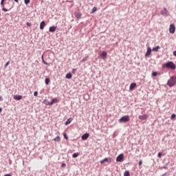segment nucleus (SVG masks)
Segmentation results:
<instances>
[{
    "label": "nucleus",
    "mask_w": 176,
    "mask_h": 176,
    "mask_svg": "<svg viewBox=\"0 0 176 176\" xmlns=\"http://www.w3.org/2000/svg\"><path fill=\"white\" fill-rule=\"evenodd\" d=\"M78 156H79V153H74L72 155V157H74V159H76V157H78Z\"/></svg>",
    "instance_id": "393cba45"
},
{
    "label": "nucleus",
    "mask_w": 176,
    "mask_h": 176,
    "mask_svg": "<svg viewBox=\"0 0 176 176\" xmlns=\"http://www.w3.org/2000/svg\"><path fill=\"white\" fill-rule=\"evenodd\" d=\"M139 166H142V160H140L138 163Z\"/></svg>",
    "instance_id": "ea45409f"
},
{
    "label": "nucleus",
    "mask_w": 176,
    "mask_h": 176,
    "mask_svg": "<svg viewBox=\"0 0 176 176\" xmlns=\"http://www.w3.org/2000/svg\"><path fill=\"white\" fill-rule=\"evenodd\" d=\"M54 141L55 142H60V141H61V138L60 136H56L55 138H54Z\"/></svg>",
    "instance_id": "f3484780"
},
{
    "label": "nucleus",
    "mask_w": 176,
    "mask_h": 176,
    "mask_svg": "<svg viewBox=\"0 0 176 176\" xmlns=\"http://www.w3.org/2000/svg\"><path fill=\"white\" fill-rule=\"evenodd\" d=\"M4 3H5V0H1V6H3H3H5Z\"/></svg>",
    "instance_id": "2f4dec72"
},
{
    "label": "nucleus",
    "mask_w": 176,
    "mask_h": 176,
    "mask_svg": "<svg viewBox=\"0 0 176 176\" xmlns=\"http://www.w3.org/2000/svg\"><path fill=\"white\" fill-rule=\"evenodd\" d=\"M26 25H28V27H31L32 24L31 23L27 22Z\"/></svg>",
    "instance_id": "4c0bfd02"
},
{
    "label": "nucleus",
    "mask_w": 176,
    "mask_h": 176,
    "mask_svg": "<svg viewBox=\"0 0 176 176\" xmlns=\"http://www.w3.org/2000/svg\"><path fill=\"white\" fill-rule=\"evenodd\" d=\"M51 105H53V104L58 102V99L57 98H53L52 101L50 102Z\"/></svg>",
    "instance_id": "412c9836"
},
{
    "label": "nucleus",
    "mask_w": 176,
    "mask_h": 176,
    "mask_svg": "<svg viewBox=\"0 0 176 176\" xmlns=\"http://www.w3.org/2000/svg\"><path fill=\"white\" fill-rule=\"evenodd\" d=\"M159 49H160V46L157 45V46H156L155 47H153L152 51L153 52H158Z\"/></svg>",
    "instance_id": "a211bd4d"
},
{
    "label": "nucleus",
    "mask_w": 176,
    "mask_h": 176,
    "mask_svg": "<svg viewBox=\"0 0 176 176\" xmlns=\"http://www.w3.org/2000/svg\"><path fill=\"white\" fill-rule=\"evenodd\" d=\"M43 104H45V105H51L50 102H49V100H47V99H45L43 100Z\"/></svg>",
    "instance_id": "4be33fe9"
},
{
    "label": "nucleus",
    "mask_w": 176,
    "mask_h": 176,
    "mask_svg": "<svg viewBox=\"0 0 176 176\" xmlns=\"http://www.w3.org/2000/svg\"><path fill=\"white\" fill-rule=\"evenodd\" d=\"M164 67H165V68H168L170 69H175L176 68V66H175V64H174V62H167L166 63H165L164 65Z\"/></svg>",
    "instance_id": "f03ea898"
},
{
    "label": "nucleus",
    "mask_w": 176,
    "mask_h": 176,
    "mask_svg": "<svg viewBox=\"0 0 176 176\" xmlns=\"http://www.w3.org/2000/svg\"><path fill=\"white\" fill-rule=\"evenodd\" d=\"M164 168L165 170H166V168H167V165L164 166Z\"/></svg>",
    "instance_id": "c03bdc74"
},
{
    "label": "nucleus",
    "mask_w": 176,
    "mask_h": 176,
    "mask_svg": "<svg viewBox=\"0 0 176 176\" xmlns=\"http://www.w3.org/2000/svg\"><path fill=\"white\" fill-rule=\"evenodd\" d=\"M139 119L140 120H146V119H148V115L144 114L142 116H139Z\"/></svg>",
    "instance_id": "9b49d317"
},
{
    "label": "nucleus",
    "mask_w": 176,
    "mask_h": 176,
    "mask_svg": "<svg viewBox=\"0 0 176 176\" xmlns=\"http://www.w3.org/2000/svg\"><path fill=\"white\" fill-rule=\"evenodd\" d=\"M167 85L169 86V87H173L175 86L176 85V76H173L170 77V78L168 80Z\"/></svg>",
    "instance_id": "f257e3e1"
},
{
    "label": "nucleus",
    "mask_w": 176,
    "mask_h": 176,
    "mask_svg": "<svg viewBox=\"0 0 176 176\" xmlns=\"http://www.w3.org/2000/svg\"><path fill=\"white\" fill-rule=\"evenodd\" d=\"M46 26V23H45V21H41L40 23V30H43L45 28V27Z\"/></svg>",
    "instance_id": "2eb2a0df"
},
{
    "label": "nucleus",
    "mask_w": 176,
    "mask_h": 176,
    "mask_svg": "<svg viewBox=\"0 0 176 176\" xmlns=\"http://www.w3.org/2000/svg\"><path fill=\"white\" fill-rule=\"evenodd\" d=\"M85 61H86V58H82V63H85Z\"/></svg>",
    "instance_id": "a19ab883"
},
{
    "label": "nucleus",
    "mask_w": 176,
    "mask_h": 176,
    "mask_svg": "<svg viewBox=\"0 0 176 176\" xmlns=\"http://www.w3.org/2000/svg\"><path fill=\"white\" fill-rule=\"evenodd\" d=\"M124 157V156L123 154H120L116 158V162H122Z\"/></svg>",
    "instance_id": "9d476101"
},
{
    "label": "nucleus",
    "mask_w": 176,
    "mask_h": 176,
    "mask_svg": "<svg viewBox=\"0 0 176 176\" xmlns=\"http://www.w3.org/2000/svg\"><path fill=\"white\" fill-rule=\"evenodd\" d=\"M105 162L107 163H111L112 162V158H104V160H102L100 161V164H104Z\"/></svg>",
    "instance_id": "20e7f679"
},
{
    "label": "nucleus",
    "mask_w": 176,
    "mask_h": 176,
    "mask_svg": "<svg viewBox=\"0 0 176 176\" xmlns=\"http://www.w3.org/2000/svg\"><path fill=\"white\" fill-rule=\"evenodd\" d=\"M14 2H17V3L19 2V0H14Z\"/></svg>",
    "instance_id": "a18cd8bd"
},
{
    "label": "nucleus",
    "mask_w": 176,
    "mask_h": 176,
    "mask_svg": "<svg viewBox=\"0 0 176 176\" xmlns=\"http://www.w3.org/2000/svg\"><path fill=\"white\" fill-rule=\"evenodd\" d=\"M42 60H43V64H45V65H49V63H47L46 61H45V59H43V56H42Z\"/></svg>",
    "instance_id": "cd10ccee"
},
{
    "label": "nucleus",
    "mask_w": 176,
    "mask_h": 176,
    "mask_svg": "<svg viewBox=\"0 0 176 176\" xmlns=\"http://www.w3.org/2000/svg\"><path fill=\"white\" fill-rule=\"evenodd\" d=\"M151 75H152V76H153V78H155V76H156L157 75H160V72H153Z\"/></svg>",
    "instance_id": "6ab92c4d"
},
{
    "label": "nucleus",
    "mask_w": 176,
    "mask_h": 176,
    "mask_svg": "<svg viewBox=\"0 0 176 176\" xmlns=\"http://www.w3.org/2000/svg\"><path fill=\"white\" fill-rule=\"evenodd\" d=\"M124 176H130V171L126 170V171L124 173Z\"/></svg>",
    "instance_id": "a878e982"
},
{
    "label": "nucleus",
    "mask_w": 176,
    "mask_h": 176,
    "mask_svg": "<svg viewBox=\"0 0 176 176\" xmlns=\"http://www.w3.org/2000/svg\"><path fill=\"white\" fill-rule=\"evenodd\" d=\"M76 72V69H73L72 72V74H75Z\"/></svg>",
    "instance_id": "c9c22d12"
},
{
    "label": "nucleus",
    "mask_w": 176,
    "mask_h": 176,
    "mask_svg": "<svg viewBox=\"0 0 176 176\" xmlns=\"http://www.w3.org/2000/svg\"><path fill=\"white\" fill-rule=\"evenodd\" d=\"M74 16L75 17H76V19H82V13H80V12H76L74 13Z\"/></svg>",
    "instance_id": "f8f14e48"
},
{
    "label": "nucleus",
    "mask_w": 176,
    "mask_h": 176,
    "mask_svg": "<svg viewBox=\"0 0 176 176\" xmlns=\"http://www.w3.org/2000/svg\"><path fill=\"white\" fill-rule=\"evenodd\" d=\"M135 86H137V83L135 82L131 83L129 87V90H134V89L135 88Z\"/></svg>",
    "instance_id": "dca6fc26"
},
{
    "label": "nucleus",
    "mask_w": 176,
    "mask_h": 176,
    "mask_svg": "<svg viewBox=\"0 0 176 176\" xmlns=\"http://www.w3.org/2000/svg\"><path fill=\"white\" fill-rule=\"evenodd\" d=\"M161 14L162 16H168V11L167 10V8H164L162 10H161Z\"/></svg>",
    "instance_id": "423d86ee"
},
{
    "label": "nucleus",
    "mask_w": 176,
    "mask_h": 176,
    "mask_svg": "<svg viewBox=\"0 0 176 176\" xmlns=\"http://www.w3.org/2000/svg\"><path fill=\"white\" fill-rule=\"evenodd\" d=\"M97 12V8L94 7L93 9H92V10H91V13H94V12Z\"/></svg>",
    "instance_id": "c756f323"
},
{
    "label": "nucleus",
    "mask_w": 176,
    "mask_h": 176,
    "mask_svg": "<svg viewBox=\"0 0 176 176\" xmlns=\"http://www.w3.org/2000/svg\"><path fill=\"white\" fill-rule=\"evenodd\" d=\"M71 122H72V118L67 119L66 122H65V125L68 126V124H69L71 123Z\"/></svg>",
    "instance_id": "5701e85b"
},
{
    "label": "nucleus",
    "mask_w": 176,
    "mask_h": 176,
    "mask_svg": "<svg viewBox=\"0 0 176 176\" xmlns=\"http://www.w3.org/2000/svg\"><path fill=\"white\" fill-rule=\"evenodd\" d=\"M9 64H10V61H8L6 65H5V68H6V67H8V65H9Z\"/></svg>",
    "instance_id": "f704fd0d"
},
{
    "label": "nucleus",
    "mask_w": 176,
    "mask_h": 176,
    "mask_svg": "<svg viewBox=\"0 0 176 176\" xmlns=\"http://www.w3.org/2000/svg\"><path fill=\"white\" fill-rule=\"evenodd\" d=\"M25 5H28L31 2V0H24Z\"/></svg>",
    "instance_id": "c85d7f7f"
},
{
    "label": "nucleus",
    "mask_w": 176,
    "mask_h": 176,
    "mask_svg": "<svg viewBox=\"0 0 176 176\" xmlns=\"http://www.w3.org/2000/svg\"><path fill=\"white\" fill-rule=\"evenodd\" d=\"M175 116H176L175 113L172 114L170 116V120H173V119H175Z\"/></svg>",
    "instance_id": "bb28decb"
},
{
    "label": "nucleus",
    "mask_w": 176,
    "mask_h": 176,
    "mask_svg": "<svg viewBox=\"0 0 176 176\" xmlns=\"http://www.w3.org/2000/svg\"><path fill=\"white\" fill-rule=\"evenodd\" d=\"M56 30H57V26H51L49 28L50 32H56Z\"/></svg>",
    "instance_id": "ddd939ff"
},
{
    "label": "nucleus",
    "mask_w": 176,
    "mask_h": 176,
    "mask_svg": "<svg viewBox=\"0 0 176 176\" xmlns=\"http://www.w3.org/2000/svg\"><path fill=\"white\" fill-rule=\"evenodd\" d=\"M162 176H167V173H164Z\"/></svg>",
    "instance_id": "37998d69"
},
{
    "label": "nucleus",
    "mask_w": 176,
    "mask_h": 176,
    "mask_svg": "<svg viewBox=\"0 0 176 176\" xmlns=\"http://www.w3.org/2000/svg\"><path fill=\"white\" fill-rule=\"evenodd\" d=\"M65 78H66V79H72V74H71V73L67 74Z\"/></svg>",
    "instance_id": "aec40b11"
},
{
    "label": "nucleus",
    "mask_w": 176,
    "mask_h": 176,
    "mask_svg": "<svg viewBox=\"0 0 176 176\" xmlns=\"http://www.w3.org/2000/svg\"><path fill=\"white\" fill-rule=\"evenodd\" d=\"M34 97H38V91H34Z\"/></svg>",
    "instance_id": "e433bc0d"
},
{
    "label": "nucleus",
    "mask_w": 176,
    "mask_h": 176,
    "mask_svg": "<svg viewBox=\"0 0 176 176\" xmlns=\"http://www.w3.org/2000/svg\"><path fill=\"white\" fill-rule=\"evenodd\" d=\"M61 167L63 168H65V167H67V164H65V163H63V164H62Z\"/></svg>",
    "instance_id": "72a5a7b5"
},
{
    "label": "nucleus",
    "mask_w": 176,
    "mask_h": 176,
    "mask_svg": "<svg viewBox=\"0 0 176 176\" xmlns=\"http://www.w3.org/2000/svg\"><path fill=\"white\" fill-rule=\"evenodd\" d=\"M118 122L119 123H127V122H130V116H124L118 120Z\"/></svg>",
    "instance_id": "7ed1b4c3"
},
{
    "label": "nucleus",
    "mask_w": 176,
    "mask_h": 176,
    "mask_svg": "<svg viewBox=\"0 0 176 176\" xmlns=\"http://www.w3.org/2000/svg\"><path fill=\"white\" fill-rule=\"evenodd\" d=\"M162 155H163L162 152L158 153L157 157H160V158L162 157Z\"/></svg>",
    "instance_id": "473e14b6"
},
{
    "label": "nucleus",
    "mask_w": 176,
    "mask_h": 176,
    "mask_svg": "<svg viewBox=\"0 0 176 176\" xmlns=\"http://www.w3.org/2000/svg\"><path fill=\"white\" fill-rule=\"evenodd\" d=\"M2 112V108L0 107V113Z\"/></svg>",
    "instance_id": "49530a36"
},
{
    "label": "nucleus",
    "mask_w": 176,
    "mask_h": 176,
    "mask_svg": "<svg viewBox=\"0 0 176 176\" xmlns=\"http://www.w3.org/2000/svg\"><path fill=\"white\" fill-rule=\"evenodd\" d=\"M63 137L65 140H68V135H67V133H63Z\"/></svg>",
    "instance_id": "7c9ffc66"
},
{
    "label": "nucleus",
    "mask_w": 176,
    "mask_h": 176,
    "mask_svg": "<svg viewBox=\"0 0 176 176\" xmlns=\"http://www.w3.org/2000/svg\"><path fill=\"white\" fill-rule=\"evenodd\" d=\"M0 101H3V98H2V96H0Z\"/></svg>",
    "instance_id": "79ce46f5"
},
{
    "label": "nucleus",
    "mask_w": 176,
    "mask_h": 176,
    "mask_svg": "<svg viewBox=\"0 0 176 176\" xmlns=\"http://www.w3.org/2000/svg\"><path fill=\"white\" fill-rule=\"evenodd\" d=\"M151 53H152V48H151L150 47H148L147 48V51L145 54V56L146 57H149V56H151Z\"/></svg>",
    "instance_id": "0eeeda50"
},
{
    "label": "nucleus",
    "mask_w": 176,
    "mask_h": 176,
    "mask_svg": "<svg viewBox=\"0 0 176 176\" xmlns=\"http://www.w3.org/2000/svg\"><path fill=\"white\" fill-rule=\"evenodd\" d=\"M101 58H102V60H105V58H107V53L105 51H103L100 54Z\"/></svg>",
    "instance_id": "1a4fd4ad"
},
{
    "label": "nucleus",
    "mask_w": 176,
    "mask_h": 176,
    "mask_svg": "<svg viewBox=\"0 0 176 176\" xmlns=\"http://www.w3.org/2000/svg\"><path fill=\"white\" fill-rule=\"evenodd\" d=\"M23 99V96L16 95L14 96V100H16L17 101H20V100Z\"/></svg>",
    "instance_id": "4468645a"
},
{
    "label": "nucleus",
    "mask_w": 176,
    "mask_h": 176,
    "mask_svg": "<svg viewBox=\"0 0 176 176\" xmlns=\"http://www.w3.org/2000/svg\"><path fill=\"white\" fill-rule=\"evenodd\" d=\"M169 32L170 34H174L175 32V25L174 24L170 25Z\"/></svg>",
    "instance_id": "39448f33"
},
{
    "label": "nucleus",
    "mask_w": 176,
    "mask_h": 176,
    "mask_svg": "<svg viewBox=\"0 0 176 176\" xmlns=\"http://www.w3.org/2000/svg\"><path fill=\"white\" fill-rule=\"evenodd\" d=\"M89 134L86 133H84L82 136H81V138L82 140V141H86V140H87V138H89Z\"/></svg>",
    "instance_id": "6e6552de"
},
{
    "label": "nucleus",
    "mask_w": 176,
    "mask_h": 176,
    "mask_svg": "<svg viewBox=\"0 0 176 176\" xmlns=\"http://www.w3.org/2000/svg\"><path fill=\"white\" fill-rule=\"evenodd\" d=\"M2 10H3V12H8V9H6V8H2Z\"/></svg>",
    "instance_id": "58836bf2"
},
{
    "label": "nucleus",
    "mask_w": 176,
    "mask_h": 176,
    "mask_svg": "<svg viewBox=\"0 0 176 176\" xmlns=\"http://www.w3.org/2000/svg\"><path fill=\"white\" fill-rule=\"evenodd\" d=\"M45 85H49V83H50V78H46L45 80Z\"/></svg>",
    "instance_id": "b1692460"
}]
</instances>
